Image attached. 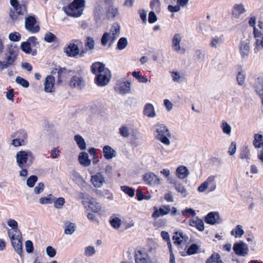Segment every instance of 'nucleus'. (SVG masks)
I'll return each instance as SVG.
<instances>
[{
    "label": "nucleus",
    "mask_w": 263,
    "mask_h": 263,
    "mask_svg": "<svg viewBox=\"0 0 263 263\" xmlns=\"http://www.w3.org/2000/svg\"><path fill=\"white\" fill-rule=\"evenodd\" d=\"M9 237L11 240V244L15 252L21 255L23 253L22 249V236L21 231H16L14 234H12L9 231Z\"/></svg>",
    "instance_id": "39448f33"
},
{
    "label": "nucleus",
    "mask_w": 263,
    "mask_h": 263,
    "mask_svg": "<svg viewBox=\"0 0 263 263\" xmlns=\"http://www.w3.org/2000/svg\"><path fill=\"white\" fill-rule=\"evenodd\" d=\"M233 249L238 256H246L249 252V247L247 244L242 241L236 242L234 244Z\"/></svg>",
    "instance_id": "9d476101"
},
{
    "label": "nucleus",
    "mask_w": 263,
    "mask_h": 263,
    "mask_svg": "<svg viewBox=\"0 0 263 263\" xmlns=\"http://www.w3.org/2000/svg\"><path fill=\"white\" fill-rule=\"evenodd\" d=\"M246 79V74L245 73L242 71H240L237 76V81L238 82V84L242 86L245 84Z\"/></svg>",
    "instance_id": "3c124183"
},
{
    "label": "nucleus",
    "mask_w": 263,
    "mask_h": 263,
    "mask_svg": "<svg viewBox=\"0 0 263 263\" xmlns=\"http://www.w3.org/2000/svg\"><path fill=\"white\" fill-rule=\"evenodd\" d=\"M170 211L171 208L170 205H162L158 210L156 209L152 214V217L154 218H157L160 216L168 214Z\"/></svg>",
    "instance_id": "412c9836"
},
{
    "label": "nucleus",
    "mask_w": 263,
    "mask_h": 263,
    "mask_svg": "<svg viewBox=\"0 0 263 263\" xmlns=\"http://www.w3.org/2000/svg\"><path fill=\"white\" fill-rule=\"evenodd\" d=\"M136 263H148L152 260L147 252L142 250H137L135 252Z\"/></svg>",
    "instance_id": "2eb2a0df"
},
{
    "label": "nucleus",
    "mask_w": 263,
    "mask_h": 263,
    "mask_svg": "<svg viewBox=\"0 0 263 263\" xmlns=\"http://www.w3.org/2000/svg\"><path fill=\"white\" fill-rule=\"evenodd\" d=\"M111 73L110 70H106L96 76L95 82L98 86H104L109 83Z\"/></svg>",
    "instance_id": "9b49d317"
},
{
    "label": "nucleus",
    "mask_w": 263,
    "mask_h": 263,
    "mask_svg": "<svg viewBox=\"0 0 263 263\" xmlns=\"http://www.w3.org/2000/svg\"><path fill=\"white\" fill-rule=\"evenodd\" d=\"M70 85L73 87L82 89L84 86V82L82 78L74 76L71 79Z\"/></svg>",
    "instance_id": "c85d7f7f"
},
{
    "label": "nucleus",
    "mask_w": 263,
    "mask_h": 263,
    "mask_svg": "<svg viewBox=\"0 0 263 263\" xmlns=\"http://www.w3.org/2000/svg\"><path fill=\"white\" fill-rule=\"evenodd\" d=\"M54 78L52 76H48L44 82V90L46 92H52L54 91Z\"/></svg>",
    "instance_id": "aec40b11"
},
{
    "label": "nucleus",
    "mask_w": 263,
    "mask_h": 263,
    "mask_svg": "<svg viewBox=\"0 0 263 263\" xmlns=\"http://www.w3.org/2000/svg\"><path fill=\"white\" fill-rule=\"evenodd\" d=\"M91 72L96 75L98 76L100 74L103 72H104L106 70H109V69L107 68H105V65L102 63L98 62H96L91 66Z\"/></svg>",
    "instance_id": "6ab92c4d"
},
{
    "label": "nucleus",
    "mask_w": 263,
    "mask_h": 263,
    "mask_svg": "<svg viewBox=\"0 0 263 263\" xmlns=\"http://www.w3.org/2000/svg\"><path fill=\"white\" fill-rule=\"evenodd\" d=\"M131 84L128 81L120 82L115 87V90L118 93L122 95L128 93L130 91Z\"/></svg>",
    "instance_id": "a211bd4d"
},
{
    "label": "nucleus",
    "mask_w": 263,
    "mask_h": 263,
    "mask_svg": "<svg viewBox=\"0 0 263 263\" xmlns=\"http://www.w3.org/2000/svg\"><path fill=\"white\" fill-rule=\"evenodd\" d=\"M79 197L83 199V203L86 208H88L92 212L95 213L100 211L101 206L93 198L88 195H85L83 193L79 194Z\"/></svg>",
    "instance_id": "7ed1b4c3"
},
{
    "label": "nucleus",
    "mask_w": 263,
    "mask_h": 263,
    "mask_svg": "<svg viewBox=\"0 0 263 263\" xmlns=\"http://www.w3.org/2000/svg\"><path fill=\"white\" fill-rule=\"evenodd\" d=\"M246 11V10L243 4H235L233 7L232 14L235 18H238Z\"/></svg>",
    "instance_id": "4be33fe9"
},
{
    "label": "nucleus",
    "mask_w": 263,
    "mask_h": 263,
    "mask_svg": "<svg viewBox=\"0 0 263 263\" xmlns=\"http://www.w3.org/2000/svg\"><path fill=\"white\" fill-rule=\"evenodd\" d=\"M110 41L114 42L119 36L120 26L118 23H114L110 30Z\"/></svg>",
    "instance_id": "b1692460"
},
{
    "label": "nucleus",
    "mask_w": 263,
    "mask_h": 263,
    "mask_svg": "<svg viewBox=\"0 0 263 263\" xmlns=\"http://www.w3.org/2000/svg\"><path fill=\"white\" fill-rule=\"evenodd\" d=\"M118 10L114 7H110L107 10L108 15L111 17H114L118 14Z\"/></svg>",
    "instance_id": "13d9d810"
},
{
    "label": "nucleus",
    "mask_w": 263,
    "mask_h": 263,
    "mask_svg": "<svg viewBox=\"0 0 263 263\" xmlns=\"http://www.w3.org/2000/svg\"><path fill=\"white\" fill-rule=\"evenodd\" d=\"M46 252L47 255L50 257H53L56 254V250L51 246H48L46 248Z\"/></svg>",
    "instance_id": "338daca9"
},
{
    "label": "nucleus",
    "mask_w": 263,
    "mask_h": 263,
    "mask_svg": "<svg viewBox=\"0 0 263 263\" xmlns=\"http://www.w3.org/2000/svg\"><path fill=\"white\" fill-rule=\"evenodd\" d=\"M120 135L125 138H127L129 136V132L127 127L125 126H122L120 128Z\"/></svg>",
    "instance_id": "0e129e2a"
},
{
    "label": "nucleus",
    "mask_w": 263,
    "mask_h": 263,
    "mask_svg": "<svg viewBox=\"0 0 263 263\" xmlns=\"http://www.w3.org/2000/svg\"><path fill=\"white\" fill-rule=\"evenodd\" d=\"M65 199L63 197H59L57 199H54L53 197V202L54 203V207L56 209H61L65 203Z\"/></svg>",
    "instance_id": "79ce46f5"
},
{
    "label": "nucleus",
    "mask_w": 263,
    "mask_h": 263,
    "mask_svg": "<svg viewBox=\"0 0 263 263\" xmlns=\"http://www.w3.org/2000/svg\"><path fill=\"white\" fill-rule=\"evenodd\" d=\"M44 184L42 182L39 183L34 189V192L35 194H39L43 191Z\"/></svg>",
    "instance_id": "774afa93"
},
{
    "label": "nucleus",
    "mask_w": 263,
    "mask_h": 263,
    "mask_svg": "<svg viewBox=\"0 0 263 263\" xmlns=\"http://www.w3.org/2000/svg\"><path fill=\"white\" fill-rule=\"evenodd\" d=\"M161 236L163 238V239L167 241V244H168V248L170 249V251L172 253V245L171 243V241H170V236H169L168 233L166 232L162 231L161 232Z\"/></svg>",
    "instance_id": "864d4df0"
},
{
    "label": "nucleus",
    "mask_w": 263,
    "mask_h": 263,
    "mask_svg": "<svg viewBox=\"0 0 263 263\" xmlns=\"http://www.w3.org/2000/svg\"><path fill=\"white\" fill-rule=\"evenodd\" d=\"M222 36H215L214 37L211 43V46L212 48H217L222 42Z\"/></svg>",
    "instance_id": "c03bdc74"
},
{
    "label": "nucleus",
    "mask_w": 263,
    "mask_h": 263,
    "mask_svg": "<svg viewBox=\"0 0 263 263\" xmlns=\"http://www.w3.org/2000/svg\"><path fill=\"white\" fill-rule=\"evenodd\" d=\"M85 3L84 0H74L68 6L63 7L62 10L68 16L78 17L82 14Z\"/></svg>",
    "instance_id": "f257e3e1"
},
{
    "label": "nucleus",
    "mask_w": 263,
    "mask_h": 263,
    "mask_svg": "<svg viewBox=\"0 0 263 263\" xmlns=\"http://www.w3.org/2000/svg\"><path fill=\"white\" fill-rule=\"evenodd\" d=\"M188 239L189 238L183 235L182 232H176L173 237L174 244L178 246H181V247L185 244Z\"/></svg>",
    "instance_id": "f3484780"
},
{
    "label": "nucleus",
    "mask_w": 263,
    "mask_h": 263,
    "mask_svg": "<svg viewBox=\"0 0 263 263\" xmlns=\"http://www.w3.org/2000/svg\"><path fill=\"white\" fill-rule=\"evenodd\" d=\"M219 263L222 262L220 259V255L217 253H214L211 257L209 258L206 263Z\"/></svg>",
    "instance_id": "ea45409f"
},
{
    "label": "nucleus",
    "mask_w": 263,
    "mask_h": 263,
    "mask_svg": "<svg viewBox=\"0 0 263 263\" xmlns=\"http://www.w3.org/2000/svg\"><path fill=\"white\" fill-rule=\"evenodd\" d=\"M182 40V36L179 34L174 35L173 39L172 47L173 49L177 52L180 50V43Z\"/></svg>",
    "instance_id": "473e14b6"
},
{
    "label": "nucleus",
    "mask_w": 263,
    "mask_h": 263,
    "mask_svg": "<svg viewBox=\"0 0 263 263\" xmlns=\"http://www.w3.org/2000/svg\"><path fill=\"white\" fill-rule=\"evenodd\" d=\"M205 221L210 224L219 223L221 222V219L220 218L219 213L216 212L209 213L205 218Z\"/></svg>",
    "instance_id": "dca6fc26"
},
{
    "label": "nucleus",
    "mask_w": 263,
    "mask_h": 263,
    "mask_svg": "<svg viewBox=\"0 0 263 263\" xmlns=\"http://www.w3.org/2000/svg\"><path fill=\"white\" fill-rule=\"evenodd\" d=\"M220 127L224 134L228 136H230L231 134L232 128L226 121L223 120L222 121Z\"/></svg>",
    "instance_id": "58836bf2"
},
{
    "label": "nucleus",
    "mask_w": 263,
    "mask_h": 263,
    "mask_svg": "<svg viewBox=\"0 0 263 263\" xmlns=\"http://www.w3.org/2000/svg\"><path fill=\"white\" fill-rule=\"evenodd\" d=\"M110 41V35L108 32H105L103 34L101 39V43L103 46L107 45V43Z\"/></svg>",
    "instance_id": "69168bd1"
},
{
    "label": "nucleus",
    "mask_w": 263,
    "mask_h": 263,
    "mask_svg": "<svg viewBox=\"0 0 263 263\" xmlns=\"http://www.w3.org/2000/svg\"><path fill=\"white\" fill-rule=\"evenodd\" d=\"M128 42L126 37H121L119 39L117 43V48L119 50H122L125 49L127 46Z\"/></svg>",
    "instance_id": "a19ab883"
},
{
    "label": "nucleus",
    "mask_w": 263,
    "mask_h": 263,
    "mask_svg": "<svg viewBox=\"0 0 263 263\" xmlns=\"http://www.w3.org/2000/svg\"><path fill=\"white\" fill-rule=\"evenodd\" d=\"M175 188L176 191L180 193L183 197H185L187 196V191L185 186L182 183L176 182L175 183Z\"/></svg>",
    "instance_id": "f704fd0d"
},
{
    "label": "nucleus",
    "mask_w": 263,
    "mask_h": 263,
    "mask_svg": "<svg viewBox=\"0 0 263 263\" xmlns=\"http://www.w3.org/2000/svg\"><path fill=\"white\" fill-rule=\"evenodd\" d=\"M253 145L256 148L263 147V135L256 134L254 135Z\"/></svg>",
    "instance_id": "2f4dec72"
},
{
    "label": "nucleus",
    "mask_w": 263,
    "mask_h": 263,
    "mask_svg": "<svg viewBox=\"0 0 263 263\" xmlns=\"http://www.w3.org/2000/svg\"><path fill=\"white\" fill-rule=\"evenodd\" d=\"M26 251L28 253H32L33 252L34 248L31 240H27L25 243Z\"/></svg>",
    "instance_id": "bf43d9fd"
},
{
    "label": "nucleus",
    "mask_w": 263,
    "mask_h": 263,
    "mask_svg": "<svg viewBox=\"0 0 263 263\" xmlns=\"http://www.w3.org/2000/svg\"><path fill=\"white\" fill-rule=\"evenodd\" d=\"M244 231L241 225H237L231 232V234L236 238H239L244 234Z\"/></svg>",
    "instance_id": "72a5a7b5"
},
{
    "label": "nucleus",
    "mask_w": 263,
    "mask_h": 263,
    "mask_svg": "<svg viewBox=\"0 0 263 263\" xmlns=\"http://www.w3.org/2000/svg\"><path fill=\"white\" fill-rule=\"evenodd\" d=\"M21 37V34L18 32H16L11 33L9 35V40L13 42H17L20 41Z\"/></svg>",
    "instance_id": "e2e57ef3"
},
{
    "label": "nucleus",
    "mask_w": 263,
    "mask_h": 263,
    "mask_svg": "<svg viewBox=\"0 0 263 263\" xmlns=\"http://www.w3.org/2000/svg\"><path fill=\"white\" fill-rule=\"evenodd\" d=\"M143 179L145 183L151 186H157L160 184V178L152 172L145 174Z\"/></svg>",
    "instance_id": "f8f14e48"
},
{
    "label": "nucleus",
    "mask_w": 263,
    "mask_h": 263,
    "mask_svg": "<svg viewBox=\"0 0 263 263\" xmlns=\"http://www.w3.org/2000/svg\"><path fill=\"white\" fill-rule=\"evenodd\" d=\"M74 140L76 141L79 147L81 150H84L86 148V144L84 138L80 135H76L74 136Z\"/></svg>",
    "instance_id": "c9c22d12"
},
{
    "label": "nucleus",
    "mask_w": 263,
    "mask_h": 263,
    "mask_svg": "<svg viewBox=\"0 0 263 263\" xmlns=\"http://www.w3.org/2000/svg\"><path fill=\"white\" fill-rule=\"evenodd\" d=\"M37 181V177L36 176L32 175L30 176L27 180V185L30 187L34 186L35 182Z\"/></svg>",
    "instance_id": "5fc2aeb1"
},
{
    "label": "nucleus",
    "mask_w": 263,
    "mask_h": 263,
    "mask_svg": "<svg viewBox=\"0 0 263 263\" xmlns=\"http://www.w3.org/2000/svg\"><path fill=\"white\" fill-rule=\"evenodd\" d=\"M55 39V35L51 32H47L45 34L44 40L47 42L51 43L54 41Z\"/></svg>",
    "instance_id": "680f3d73"
},
{
    "label": "nucleus",
    "mask_w": 263,
    "mask_h": 263,
    "mask_svg": "<svg viewBox=\"0 0 263 263\" xmlns=\"http://www.w3.org/2000/svg\"><path fill=\"white\" fill-rule=\"evenodd\" d=\"M110 223L111 226L115 229H119L122 223L121 219L118 217H115L110 219Z\"/></svg>",
    "instance_id": "a18cd8bd"
},
{
    "label": "nucleus",
    "mask_w": 263,
    "mask_h": 263,
    "mask_svg": "<svg viewBox=\"0 0 263 263\" xmlns=\"http://www.w3.org/2000/svg\"><path fill=\"white\" fill-rule=\"evenodd\" d=\"M250 149L248 146H244L240 153V156L242 159H249L250 156Z\"/></svg>",
    "instance_id": "49530a36"
},
{
    "label": "nucleus",
    "mask_w": 263,
    "mask_h": 263,
    "mask_svg": "<svg viewBox=\"0 0 263 263\" xmlns=\"http://www.w3.org/2000/svg\"><path fill=\"white\" fill-rule=\"evenodd\" d=\"M189 224L190 226L195 227L200 231L204 230V222L201 219L198 218H191L189 220Z\"/></svg>",
    "instance_id": "a878e982"
},
{
    "label": "nucleus",
    "mask_w": 263,
    "mask_h": 263,
    "mask_svg": "<svg viewBox=\"0 0 263 263\" xmlns=\"http://www.w3.org/2000/svg\"><path fill=\"white\" fill-rule=\"evenodd\" d=\"M121 190L125 194H127L130 197H133L135 195L134 189L128 186L123 185L121 187Z\"/></svg>",
    "instance_id": "09e8293b"
},
{
    "label": "nucleus",
    "mask_w": 263,
    "mask_h": 263,
    "mask_svg": "<svg viewBox=\"0 0 263 263\" xmlns=\"http://www.w3.org/2000/svg\"><path fill=\"white\" fill-rule=\"evenodd\" d=\"M25 27L27 30L31 33L37 32L40 30V27L36 24V20L33 16H29L25 18Z\"/></svg>",
    "instance_id": "1a4fd4ad"
},
{
    "label": "nucleus",
    "mask_w": 263,
    "mask_h": 263,
    "mask_svg": "<svg viewBox=\"0 0 263 263\" xmlns=\"http://www.w3.org/2000/svg\"><path fill=\"white\" fill-rule=\"evenodd\" d=\"M17 58L15 57L8 55L5 53V60L7 62V64L10 66H13L15 65V62Z\"/></svg>",
    "instance_id": "603ef678"
},
{
    "label": "nucleus",
    "mask_w": 263,
    "mask_h": 263,
    "mask_svg": "<svg viewBox=\"0 0 263 263\" xmlns=\"http://www.w3.org/2000/svg\"><path fill=\"white\" fill-rule=\"evenodd\" d=\"M8 225L11 227V229L8 230V234L9 231L11 232L12 234H14L16 231H20L17 228V222L14 219H9L7 221Z\"/></svg>",
    "instance_id": "e433bc0d"
},
{
    "label": "nucleus",
    "mask_w": 263,
    "mask_h": 263,
    "mask_svg": "<svg viewBox=\"0 0 263 263\" xmlns=\"http://www.w3.org/2000/svg\"><path fill=\"white\" fill-rule=\"evenodd\" d=\"M150 6L153 10L159 11L160 7V0H152L150 3Z\"/></svg>",
    "instance_id": "4d7b16f0"
},
{
    "label": "nucleus",
    "mask_w": 263,
    "mask_h": 263,
    "mask_svg": "<svg viewBox=\"0 0 263 263\" xmlns=\"http://www.w3.org/2000/svg\"><path fill=\"white\" fill-rule=\"evenodd\" d=\"M190 174L187 168L183 165H180L176 169V175L180 179H183L186 178Z\"/></svg>",
    "instance_id": "cd10ccee"
},
{
    "label": "nucleus",
    "mask_w": 263,
    "mask_h": 263,
    "mask_svg": "<svg viewBox=\"0 0 263 263\" xmlns=\"http://www.w3.org/2000/svg\"><path fill=\"white\" fill-rule=\"evenodd\" d=\"M95 41L93 38L89 36L87 37L85 46L89 49L92 50L95 47Z\"/></svg>",
    "instance_id": "6e6d98bb"
},
{
    "label": "nucleus",
    "mask_w": 263,
    "mask_h": 263,
    "mask_svg": "<svg viewBox=\"0 0 263 263\" xmlns=\"http://www.w3.org/2000/svg\"><path fill=\"white\" fill-rule=\"evenodd\" d=\"M216 176L211 175L208 177L205 181L198 187V192L202 193L209 190V192H213L217 187L216 182Z\"/></svg>",
    "instance_id": "0eeeda50"
},
{
    "label": "nucleus",
    "mask_w": 263,
    "mask_h": 263,
    "mask_svg": "<svg viewBox=\"0 0 263 263\" xmlns=\"http://www.w3.org/2000/svg\"><path fill=\"white\" fill-rule=\"evenodd\" d=\"M251 36L249 34L244 35L241 39L239 45V51L242 59H247L250 52V39Z\"/></svg>",
    "instance_id": "20e7f679"
},
{
    "label": "nucleus",
    "mask_w": 263,
    "mask_h": 263,
    "mask_svg": "<svg viewBox=\"0 0 263 263\" xmlns=\"http://www.w3.org/2000/svg\"><path fill=\"white\" fill-rule=\"evenodd\" d=\"M72 179L77 183L84 182V179L77 172L73 171L71 174Z\"/></svg>",
    "instance_id": "de8ad7c7"
},
{
    "label": "nucleus",
    "mask_w": 263,
    "mask_h": 263,
    "mask_svg": "<svg viewBox=\"0 0 263 263\" xmlns=\"http://www.w3.org/2000/svg\"><path fill=\"white\" fill-rule=\"evenodd\" d=\"M143 114L148 118H154L156 116L154 107L151 103H147L145 105Z\"/></svg>",
    "instance_id": "c756f323"
},
{
    "label": "nucleus",
    "mask_w": 263,
    "mask_h": 263,
    "mask_svg": "<svg viewBox=\"0 0 263 263\" xmlns=\"http://www.w3.org/2000/svg\"><path fill=\"white\" fill-rule=\"evenodd\" d=\"M15 81L17 84H19L20 85H22L24 87L27 88L29 86V84L28 82L22 77H16Z\"/></svg>",
    "instance_id": "052dcab7"
},
{
    "label": "nucleus",
    "mask_w": 263,
    "mask_h": 263,
    "mask_svg": "<svg viewBox=\"0 0 263 263\" xmlns=\"http://www.w3.org/2000/svg\"><path fill=\"white\" fill-rule=\"evenodd\" d=\"M254 87L259 96H263V75L255 80Z\"/></svg>",
    "instance_id": "bb28decb"
},
{
    "label": "nucleus",
    "mask_w": 263,
    "mask_h": 263,
    "mask_svg": "<svg viewBox=\"0 0 263 263\" xmlns=\"http://www.w3.org/2000/svg\"><path fill=\"white\" fill-rule=\"evenodd\" d=\"M103 153L104 158L107 160H110L117 156L116 151L109 145H105L103 148Z\"/></svg>",
    "instance_id": "5701e85b"
},
{
    "label": "nucleus",
    "mask_w": 263,
    "mask_h": 263,
    "mask_svg": "<svg viewBox=\"0 0 263 263\" xmlns=\"http://www.w3.org/2000/svg\"><path fill=\"white\" fill-rule=\"evenodd\" d=\"M156 138L163 144L168 146L171 144L170 132L167 127L163 124L156 125Z\"/></svg>",
    "instance_id": "f03ea898"
},
{
    "label": "nucleus",
    "mask_w": 263,
    "mask_h": 263,
    "mask_svg": "<svg viewBox=\"0 0 263 263\" xmlns=\"http://www.w3.org/2000/svg\"><path fill=\"white\" fill-rule=\"evenodd\" d=\"M90 181L93 185L97 188H100L106 183L104 175L100 172L97 173L91 177Z\"/></svg>",
    "instance_id": "ddd939ff"
},
{
    "label": "nucleus",
    "mask_w": 263,
    "mask_h": 263,
    "mask_svg": "<svg viewBox=\"0 0 263 263\" xmlns=\"http://www.w3.org/2000/svg\"><path fill=\"white\" fill-rule=\"evenodd\" d=\"M11 5L13 7L14 12L11 11L10 16L13 20H16L18 18V15H23L26 13V7L24 5H20L17 0H10Z\"/></svg>",
    "instance_id": "423d86ee"
},
{
    "label": "nucleus",
    "mask_w": 263,
    "mask_h": 263,
    "mask_svg": "<svg viewBox=\"0 0 263 263\" xmlns=\"http://www.w3.org/2000/svg\"><path fill=\"white\" fill-rule=\"evenodd\" d=\"M64 233L66 235H71L76 231V226L74 223L67 221L64 224Z\"/></svg>",
    "instance_id": "7c9ffc66"
},
{
    "label": "nucleus",
    "mask_w": 263,
    "mask_h": 263,
    "mask_svg": "<svg viewBox=\"0 0 263 263\" xmlns=\"http://www.w3.org/2000/svg\"><path fill=\"white\" fill-rule=\"evenodd\" d=\"M21 48L23 51L26 53L29 54L31 52V48L30 44L28 42H23L22 43Z\"/></svg>",
    "instance_id": "8fccbe9b"
},
{
    "label": "nucleus",
    "mask_w": 263,
    "mask_h": 263,
    "mask_svg": "<svg viewBox=\"0 0 263 263\" xmlns=\"http://www.w3.org/2000/svg\"><path fill=\"white\" fill-rule=\"evenodd\" d=\"M32 153L29 151H19L16 155V160L18 166L23 168L27 166V162L29 157H31Z\"/></svg>",
    "instance_id": "6e6552de"
},
{
    "label": "nucleus",
    "mask_w": 263,
    "mask_h": 263,
    "mask_svg": "<svg viewBox=\"0 0 263 263\" xmlns=\"http://www.w3.org/2000/svg\"><path fill=\"white\" fill-rule=\"evenodd\" d=\"M39 201L42 204L51 203L53 201V196L52 194H49L47 197H41L39 199Z\"/></svg>",
    "instance_id": "37998d69"
},
{
    "label": "nucleus",
    "mask_w": 263,
    "mask_h": 263,
    "mask_svg": "<svg viewBox=\"0 0 263 263\" xmlns=\"http://www.w3.org/2000/svg\"><path fill=\"white\" fill-rule=\"evenodd\" d=\"M78 161L79 163L84 167L89 166L91 162V160L89 158L88 154L85 152H82L80 153Z\"/></svg>",
    "instance_id": "393cba45"
},
{
    "label": "nucleus",
    "mask_w": 263,
    "mask_h": 263,
    "mask_svg": "<svg viewBox=\"0 0 263 263\" xmlns=\"http://www.w3.org/2000/svg\"><path fill=\"white\" fill-rule=\"evenodd\" d=\"M18 50L19 49L17 47L13 45H10L8 48L6 53L17 58L18 55Z\"/></svg>",
    "instance_id": "4c0bfd02"
},
{
    "label": "nucleus",
    "mask_w": 263,
    "mask_h": 263,
    "mask_svg": "<svg viewBox=\"0 0 263 263\" xmlns=\"http://www.w3.org/2000/svg\"><path fill=\"white\" fill-rule=\"evenodd\" d=\"M75 42H76L77 44L75 43H71L64 49L65 53L69 57H74L80 52L78 44L79 43H81V42L79 41H76Z\"/></svg>",
    "instance_id": "4468645a"
}]
</instances>
